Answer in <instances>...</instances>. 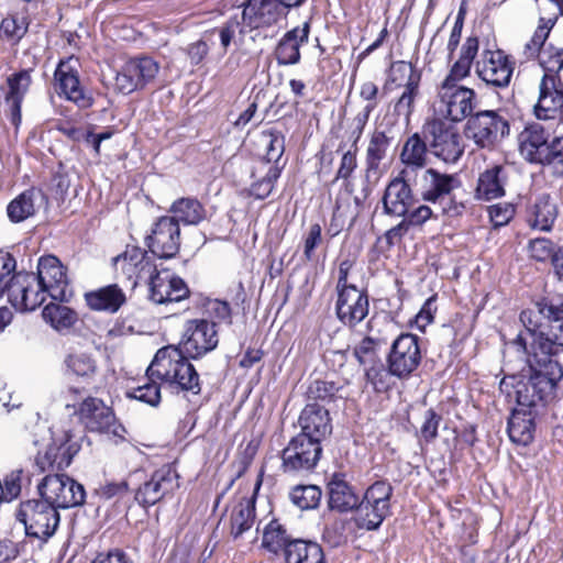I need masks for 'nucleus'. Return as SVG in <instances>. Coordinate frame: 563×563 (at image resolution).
<instances>
[{"label":"nucleus","mask_w":563,"mask_h":563,"mask_svg":"<svg viewBox=\"0 0 563 563\" xmlns=\"http://www.w3.org/2000/svg\"><path fill=\"white\" fill-rule=\"evenodd\" d=\"M520 321L525 331L511 345L526 357L530 376L518 385L516 395L519 406L532 408L551 399L563 377L562 365L555 358L563 351V301H538L521 311Z\"/></svg>","instance_id":"1"},{"label":"nucleus","mask_w":563,"mask_h":563,"mask_svg":"<svg viewBox=\"0 0 563 563\" xmlns=\"http://www.w3.org/2000/svg\"><path fill=\"white\" fill-rule=\"evenodd\" d=\"M150 379L157 378L170 388L198 395L201 390L199 374L188 356L175 345L159 349L147 367Z\"/></svg>","instance_id":"2"},{"label":"nucleus","mask_w":563,"mask_h":563,"mask_svg":"<svg viewBox=\"0 0 563 563\" xmlns=\"http://www.w3.org/2000/svg\"><path fill=\"white\" fill-rule=\"evenodd\" d=\"M421 181L422 199L438 206L443 216L456 218L464 213L467 199L459 177L428 168L422 172Z\"/></svg>","instance_id":"3"},{"label":"nucleus","mask_w":563,"mask_h":563,"mask_svg":"<svg viewBox=\"0 0 563 563\" xmlns=\"http://www.w3.org/2000/svg\"><path fill=\"white\" fill-rule=\"evenodd\" d=\"M394 488L386 481H377L364 493L355 507L354 521L360 529L377 530L390 516V498Z\"/></svg>","instance_id":"4"},{"label":"nucleus","mask_w":563,"mask_h":563,"mask_svg":"<svg viewBox=\"0 0 563 563\" xmlns=\"http://www.w3.org/2000/svg\"><path fill=\"white\" fill-rule=\"evenodd\" d=\"M430 152L445 163H456L464 153L465 144L459 129L444 119L433 118L422 125Z\"/></svg>","instance_id":"5"},{"label":"nucleus","mask_w":563,"mask_h":563,"mask_svg":"<svg viewBox=\"0 0 563 563\" xmlns=\"http://www.w3.org/2000/svg\"><path fill=\"white\" fill-rule=\"evenodd\" d=\"M16 518L23 523L26 536L43 541H47L55 533L60 520L57 509L43 498L23 501Z\"/></svg>","instance_id":"6"},{"label":"nucleus","mask_w":563,"mask_h":563,"mask_svg":"<svg viewBox=\"0 0 563 563\" xmlns=\"http://www.w3.org/2000/svg\"><path fill=\"white\" fill-rule=\"evenodd\" d=\"M80 422L90 432L104 433L115 440L123 441L126 430L118 422L111 407L101 399L87 397L77 411Z\"/></svg>","instance_id":"7"},{"label":"nucleus","mask_w":563,"mask_h":563,"mask_svg":"<svg viewBox=\"0 0 563 563\" xmlns=\"http://www.w3.org/2000/svg\"><path fill=\"white\" fill-rule=\"evenodd\" d=\"M437 111L451 122L470 118L476 106V92L459 84L442 81L438 88Z\"/></svg>","instance_id":"8"},{"label":"nucleus","mask_w":563,"mask_h":563,"mask_svg":"<svg viewBox=\"0 0 563 563\" xmlns=\"http://www.w3.org/2000/svg\"><path fill=\"white\" fill-rule=\"evenodd\" d=\"M508 120L495 110L472 114L465 125V135L479 147H490L509 135Z\"/></svg>","instance_id":"9"},{"label":"nucleus","mask_w":563,"mask_h":563,"mask_svg":"<svg viewBox=\"0 0 563 563\" xmlns=\"http://www.w3.org/2000/svg\"><path fill=\"white\" fill-rule=\"evenodd\" d=\"M41 497L56 509L77 507L84 504V486L65 474L46 475L37 485Z\"/></svg>","instance_id":"10"},{"label":"nucleus","mask_w":563,"mask_h":563,"mask_svg":"<svg viewBox=\"0 0 563 563\" xmlns=\"http://www.w3.org/2000/svg\"><path fill=\"white\" fill-rule=\"evenodd\" d=\"M419 342V336L411 333H402L394 340L387 355V365L393 376L408 379L417 371L422 361Z\"/></svg>","instance_id":"11"},{"label":"nucleus","mask_w":563,"mask_h":563,"mask_svg":"<svg viewBox=\"0 0 563 563\" xmlns=\"http://www.w3.org/2000/svg\"><path fill=\"white\" fill-rule=\"evenodd\" d=\"M159 71V64L148 56L131 58L117 71L114 89L123 95L144 89Z\"/></svg>","instance_id":"12"},{"label":"nucleus","mask_w":563,"mask_h":563,"mask_svg":"<svg viewBox=\"0 0 563 563\" xmlns=\"http://www.w3.org/2000/svg\"><path fill=\"white\" fill-rule=\"evenodd\" d=\"M321 454V444L297 434L282 452V468L289 474L309 472L317 466Z\"/></svg>","instance_id":"13"},{"label":"nucleus","mask_w":563,"mask_h":563,"mask_svg":"<svg viewBox=\"0 0 563 563\" xmlns=\"http://www.w3.org/2000/svg\"><path fill=\"white\" fill-rule=\"evenodd\" d=\"M219 343L214 322L190 320L177 347L190 358H198L211 352Z\"/></svg>","instance_id":"14"},{"label":"nucleus","mask_w":563,"mask_h":563,"mask_svg":"<svg viewBox=\"0 0 563 563\" xmlns=\"http://www.w3.org/2000/svg\"><path fill=\"white\" fill-rule=\"evenodd\" d=\"M46 294L34 273H16L9 287V301L18 311H33L44 302Z\"/></svg>","instance_id":"15"},{"label":"nucleus","mask_w":563,"mask_h":563,"mask_svg":"<svg viewBox=\"0 0 563 563\" xmlns=\"http://www.w3.org/2000/svg\"><path fill=\"white\" fill-rule=\"evenodd\" d=\"M153 255L159 258L174 257L180 246V228L175 218L161 217L145 239Z\"/></svg>","instance_id":"16"},{"label":"nucleus","mask_w":563,"mask_h":563,"mask_svg":"<svg viewBox=\"0 0 563 563\" xmlns=\"http://www.w3.org/2000/svg\"><path fill=\"white\" fill-rule=\"evenodd\" d=\"M514 68V63L501 49L484 51L481 60L476 64L478 77L487 85L496 88L509 86Z\"/></svg>","instance_id":"17"},{"label":"nucleus","mask_w":563,"mask_h":563,"mask_svg":"<svg viewBox=\"0 0 563 563\" xmlns=\"http://www.w3.org/2000/svg\"><path fill=\"white\" fill-rule=\"evenodd\" d=\"M148 298L157 305L179 302L189 297L187 284L172 272H155L148 279Z\"/></svg>","instance_id":"18"},{"label":"nucleus","mask_w":563,"mask_h":563,"mask_svg":"<svg viewBox=\"0 0 563 563\" xmlns=\"http://www.w3.org/2000/svg\"><path fill=\"white\" fill-rule=\"evenodd\" d=\"M416 179L399 173L397 177L389 181L382 198L385 214L405 217L408 213L416 203L411 190V184Z\"/></svg>","instance_id":"19"},{"label":"nucleus","mask_w":563,"mask_h":563,"mask_svg":"<svg viewBox=\"0 0 563 563\" xmlns=\"http://www.w3.org/2000/svg\"><path fill=\"white\" fill-rule=\"evenodd\" d=\"M35 276L53 299L59 301L67 299L69 282L66 267L56 256L41 257Z\"/></svg>","instance_id":"20"},{"label":"nucleus","mask_w":563,"mask_h":563,"mask_svg":"<svg viewBox=\"0 0 563 563\" xmlns=\"http://www.w3.org/2000/svg\"><path fill=\"white\" fill-rule=\"evenodd\" d=\"M177 487V473L170 466H163L139 487L135 493V500L143 507L153 506Z\"/></svg>","instance_id":"21"},{"label":"nucleus","mask_w":563,"mask_h":563,"mask_svg":"<svg viewBox=\"0 0 563 563\" xmlns=\"http://www.w3.org/2000/svg\"><path fill=\"white\" fill-rule=\"evenodd\" d=\"M368 296L365 290L355 286L338 291L335 312L343 324L347 327L358 324L368 314Z\"/></svg>","instance_id":"22"},{"label":"nucleus","mask_w":563,"mask_h":563,"mask_svg":"<svg viewBox=\"0 0 563 563\" xmlns=\"http://www.w3.org/2000/svg\"><path fill=\"white\" fill-rule=\"evenodd\" d=\"M287 15L275 0H246L243 4V23L252 30L269 27Z\"/></svg>","instance_id":"23"},{"label":"nucleus","mask_w":563,"mask_h":563,"mask_svg":"<svg viewBox=\"0 0 563 563\" xmlns=\"http://www.w3.org/2000/svg\"><path fill=\"white\" fill-rule=\"evenodd\" d=\"M113 266L117 271L121 269L129 279H134V285L147 280L156 272L152 257L137 246H128L113 258Z\"/></svg>","instance_id":"24"},{"label":"nucleus","mask_w":563,"mask_h":563,"mask_svg":"<svg viewBox=\"0 0 563 563\" xmlns=\"http://www.w3.org/2000/svg\"><path fill=\"white\" fill-rule=\"evenodd\" d=\"M563 109V82L559 76L543 75L534 114L540 120L554 119Z\"/></svg>","instance_id":"25"},{"label":"nucleus","mask_w":563,"mask_h":563,"mask_svg":"<svg viewBox=\"0 0 563 563\" xmlns=\"http://www.w3.org/2000/svg\"><path fill=\"white\" fill-rule=\"evenodd\" d=\"M429 151L428 140L424 139L422 132L411 134L400 150L399 161L404 167L399 173L417 178L426 170Z\"/></svg>","instance_id":"26"},{"label":"nucleus","mask_w":563,"mask_h":563,"mask_svg":"<svg viewBox=\"0 0 563 563\" xmlns=\"http://www.w3.org/2000/svg\"><path fill=\"white\" fill-rule=\"evenodd\" d=\"M78 66L79 60L73 56L65 60H60L54 76L57 81L59 95H64L68 100L79 104L80 107H87L90 104V101L86 98L80 85Z\"/></svg>","instance_id":"27"},{"label":"nucleus","mask_w":563,"mask_h":563,"mask_svg":"<svg viewBox=\"0 0 563 563\" xmlns=\"http://www.w3.org/2000/svg\"><path fill=\"white\" fill-rule=\"evenodd\" d=\"M301 432L298 435L321 442L331 434L332 424L329 411L317 404H308L299 417Z\"/></svg>","instance_id":"28"},{"label":"nucleus","mask_w":563,"mask_h":563,"mask_svg":"<svg viewBox=\"0 0 563 563\" xmlns=\"http://www.w3.org/2000/svg\"><path fill=\"white\" fill-rule=\"evenodd\" d=\"M310 23L305 22L287 31L275 48V57L278 65H296L300 62V47L309 40Z\"/></svg>","instance_id":"29"},{"label":"nucleus","mask_w":563,"mask_h":563,"mask_svg":"<svg viewBox=\"0 0 563 563\" xmlns=\"http://www.w3.org/2000/svg\"><path fill=\"white\" fill-rule=\"evenodd\" d=\"M89 309L99 312L115 313L126 303V294L118 284L102 286L84 295Z\"/></svg>","instance_id":"30"},{"label":"nucleus","mask_w":563,"mask_h":563,"mask_svg":"<svg viewBox=\"0 0 563 563\" xmlns=\"http://www.w3.org/2000/svg\"><path fill=\"white\" fill-rule=\"evenodd\" d=\"M518 143L525 159L536 164L550 143V132L540 123L529 124L519 133Z\"/></svg>","instance_id":"31"},{"label":"nucleus","mask_w":563,"mask_h":563,"mask_svg":"<svg viewBox=\"0 0 563 563\" xmlns=\"http://www.w3.org/2000/svg\"><path fill=\"white\" fill-rule=\"evenodd\" d=\"M32 82L30 70H21L8 77L9 91L5 95L10 121L14 126L21 122V103Z\"/></svg>","instance_id":"32"},{"label":"nucleus","mask_w":563,"mask_h":563,"mask_svg":"<svg viewBox=\"0 0 563 563\" xmlns=\"http://www.w3.org/2000/svg\"><path fill=\"white\" fill-rule=\"evenodd\" d=\"M45 195L42 190L30 188L18 195L7 206V216L12 223H20L33 217L43 206Z\"/></svg>","instance_id":"33"},{"label":"nucleus","mask_w":563,"mask_h":563,"mask_svg":"<svg viewBox=\"0 0 563 563\" xmlns=\"http://www.w3.org/2000/svg\"><path fill=\"white\" fill-rule=\"evenodd\" d=\"M77 449L68 440L60 442H53L46 451L42 454L38 453L35 459V464L41 472L47 470L63 471L71 463Z\"/></svg>","instance_id":"34"},{"label":"nucleus","mask_w":563,"mask_h":563,"mask_svg":"<svg viewBox=\"0 0 563 563\" xmlns=\"http://www.w3.org/2000/svg\"><path fill=\"white\" fill-rule=\"evenodd\" d=\"M556 218V202L548 194L540 195L528 211L529 225L540 231H550Z\"/></svg>","instance_id":"35"},{"label":"nucleus","mask_w":563,"mask_h":563,"mask_svg":"<svg viewBox=\"0 0 563 563\" xmlns=\"http://www.w3.org/2000/svg\"><path fill=\"white\" fill-rule=\"evenodd\" d=\"M507 181L506 169L500 165H495L479 175L476 196L478 199L493 200L505 195V184Z\"/></svg>","instance_id":"36"},{"label":"nucleus","mask_w":563,"mask_h":563,"mask_svg":"<svg viewBox=\"0 0 563 563\" xmlns=\"http://www.w3.org/2000/svg\"><path fill=\"white\" fill-rule=\"evenodd\" d=\"M284 556L286 563H325L321 545L302 539H294Z\"/></svg>","instance_id":"37"},{"label":"nucleus","mask_w":563,"mask_h":563,"mask_svg":"<svg viewBox=\"0 0 563 563\" xmlns=\"http://www.w3.org/2000/svg\"><path fill=\"white\" fill-rule=\"evenodd\" d=\"M258 154L264 157L267 163L278 165L285 152V136L280 131L268 129L262 131L255 140Z\"/></svg>","instance_id":"38"},{"label":"nucleus","mask_w":563,"mask_h":563,"mask_svg":"<svg viewBox=\"0 0 563 563\" xmlns=\"http://www.w3.org/2000/svg\"><path fill=\"white\" fill-rule=\"evenodd\" d=\"M329 507L340 512H346L355 509L358 503V496L353 488L343 479L333 477L328 485Z\"/></svg>","instance_id":"39"},{"label":"nucleus","mask_w":563,"mask_h":563,"mask_svg":"<svg viewBox=\"0 0 563 563\" xmlns=\"http://www.w3.org/2000/svg\"><path fill=\"white\" fill-rule=\"evenodd\" d=\"M508 434L514 443L527 445L533 440L534 421L531 410H514L508 420Z\"/></svg>","instance_id":"40"},{"label":"nucleus","mask_w":563,"mask_h":563,"mask_svg":"<svg viewBox=\"0 0 563 563\" xmlns=\"http://www.w3.org/2000/svg\"><path fill=\"white\" fill-rule=\"evenodd\" d=\"M169 211L174 214L172 218H175L178 224L183 222L188 225H197L207 217V211L202 203L191 197L177 199L170 206Z\"/></svg>","instance_id":"41"},{"label":"nucleus","mask_w":563,"mask_h":563,"mask_svg":"<svg viewBox=\"0 0 563 563\" xmlns=\"http://www.w3.org/2000/svg\"><path fill=\"white\" fill-rule=\"evenodd\" d=\"M393 137L388 136L385 131L375 130L369 137L366 148V173H376L380 163L387 156V151L391 144Z\"/></svg>","instance_id":"42"},{"label":"nucleus","mask_w":563,"mask_h":563,"mask_svg":"<svg viewBox=\"0 0 563 563\" xmlns=\"http://www.w3.org/2000/svg\"><path fill=\"white\" fill-rule=\"evenodd\" d=\"M255 519V501L253 498H242L231 514V533L239 538L252 528Z\"/></svg>","instance_id":"43"},{"label":"nucleus","mask_w":563,"mask_h":563,"mask_svg":"<svg viewBox=\"0 0 563 563\" xmlns=\"http://www.w3.org/2000/svg\"><path fill=\"white\" fill-rule=\"evenodd\" d=\"M292 540L278 520H272L264 529L262 545L269 552L277 554L280 550L286 553L287 545Z\"/></svg>","instance_id":"44"},{"label":"nucleus","mask_w":563,"mask_h":563,"mask_svg":"<svg viewBox=\"0 0 563 563\" xmlns=\"http://www.w3.org/2000/svg\"><path fill=\"white\" fill-rule=\"evenodd\" d=\"M43 318L58 331L70 328L77 319L76 313L70 308L53 302L43 309Z\"/></svg>","instance_id":"45"},{"label":"nucleus","mask_w":563,"mask_h":563,"mask_svg":"<svg viewBox=\"0 0 563 563\" xmlns=\"http://www.w3.org/2000/svg\"><path fill=\"white\" fill-rule=\"evenodd\" d=\"M321 496V489L316 485H298L289 494L291 503L301 510L317 508Z\"/></svg>","instance_id":"46"},{"label":"nucleus","mask_w":563,"mask_h":563,"mask_svg":"<svg viewBox=\"0 0 563 563\" xmlns=\"http://www.w3.org/2000/svg\"><path fill=\"white\" fill-rule=\"evenodd\" d=\"M536 164L548 166L556 176H563V136L550 141L541 159Z\"/></svg>","instance_id":"47"},{"label":"nucleus","mask_w":563,"mask_h":563,"mask_svg":"<svg viewBox=\"0 0 563 563\" xmlns=\"http://www.w3.org/2000/svg\"><path fill=\"white\" fill-rule=\"evenodd\" d=\"M364 367L366 380L376 391L382 393L389 388V376L393 375L389 368H386L380 360Z\"/></svg>","instance_id":"48"},{"label":"nucleus","mask_w":563,"mask_h":563,"mask_svg":"<svg viewBox=\"0 0 563 563\" xmlns=\"http://www.w3.org/2000/svg\"><path fill=\"white\" fill-rule=\"evenodd\" d=\"M540 65L544 70V75H555L563 69V47L548 45L540 53Z\"/></svg>","instance_id":"49"},{"label":"nucleus","mask_w":563,"mask_h":563,"mask_svg":"<svg viewBox=\"0 0 563 563\" xmlns=\"http://www.w3.org/2000/svg\"><path fill=\"white\" fill-rule=\"evenodd\" d=\"M280 170L282 167L278 165L269 166L266 175L251 185L250 194L256 199H265L268 197L274 188L275 181L280 176Z\"/></svg>","instance_id":"50"},{"label":"nucleus","mask_w":563,"mask_h":563,"mask_svg":"<svg viewBox=\"0 0 563 563\" xmlns=\"http://www.w3.org/2000/svg\"><path fill=\"white\" fill-rule=\"evenodd\" d=\"M390 79L397 82L398 86L416 81L420 84L421 75L411 63L405 60H398L393 64L390 69Z\"/></svg>","instance_id":"51"},{"label":"nucleus","mask_w":563,"mask_h":563,"mask_svg":"<svg viewBox=\"0 0 563 563\" xmlns=\"http://www.w3.org/2000/svg\"><path fill=\"white\" fill-rule=\"evenodd\" d=\"M144 385H140L129 391V397L134 398L136 400L143 401L150 406H157L161 401V388L154 382L155 378L150 379Z\"/></svg>","instance_id":"52"},{"label":"nucleus","mask_w":563,"mask_h":563,"mask_svg":"<svg viewBox=\"0 0 563 563\" xmlns=\"http://www.w3.org/2000/svg\"><path fill=\"white\" fill-rule=\"evenodd\" d=\"M69 371L80 377H89L96 372L95 361L87 354H70L65 361Z\"/></svg>","instance_id":"53"},{"label":"nucleus","mask_w":563,"mask_h":563,"mask_svg":"<svg viewBox=\"0 0 563 563\" xmlns=\"http://www.w3.org/2000/svg\"><path fill=\"white\" fill-rule=\"evenodd\" d=\"M404 92L395 104V111L409 119L413 112L415 100L419 95V84H416V81L404 84Z\"/></svg>","instance_id":"54"},{"label":"nucleus","mask_w":563,"mask_h":563,"mask_svg":"<svg viewBox=\"0 0 563 563\" xmlns=\"http://www.w3.org/2000/svg\"><path fill=\"white\" fill-rule=\"evenodd\" d=\"M339 390L340 387L334 382L316 379L309 385L307 396L311 400L330 401Z\"/></svg>","instance_id":"55"},{"label":"nucleus","mask_w":563,"mask_h":563,"mask_svg":"<svg viewBox=\"0 0 563 563\" xmlns=\"http://www.w3.org/2000/svg\"><path fill=\"white\" fill-rule=\"evenodd\" d=\"M22 470L12 471L0 481V501H11L21 493Z\"/></svg>","instance_id":"56"},{"label":"nucleus","mask_w":563,"mask_h":563,"mask_svg":"<svg viewBox=\"0 0 563 563\" xmlns=\"http://www.w3.org/2000/svg\"><path fill=\"white\" fill-rule=\"evenodd\" d=\"M378 341L371 336L364 338L353 350V354L363 366L378 361L377 356Z\"/></svg>","instance_id":"57"},{"label":"nucleus","mask_w":563,"mask_h":563,"mask_svg":"<svg viewBox=\"0 0 563 563\" xmlns=\"http://www.w3.org/2000/svg\"><path fill=\"white\" fill-rule=\"evenodd\" d=\"M16 262L14 257L4 251H0V298L4 291L9 292V287L12 283Z\"/></svg>","instance_id":"58"},{"label":"nucleus","mask_w":563,"mask_h":563,"mask_svg":"<svg viewBox=\"0 0 563 563\" xmlns=\"http://www.w3.org/2000/svg\"><path fill=\"white\" fill-rule=\"evenodd\" d=\"M489 218L495 227L506 225L515 214V207L511 203H496L488 209Z\"/></svg>","instance_id":"59"},{"label":"nucleus","mask_w":563,"mask_h":563,"mask_svg":"<svg viewBox=\"0 0 563 563\" xmlns=\"http://www.w3.org/2000/svg\"><path fill=\"white\" fill-rule=\"evenodd\" d=\"M529 251L531 256L540 262H543L548 258H552L553 254V243L545 238H539L531 240L529 243Z\"/></svg>","instance_id":"60"},{"label":"nucleus","mask_w":563,"mask_h":563,"mask_svg":"<svg viewBox=\"0 0 563 563\" xmlns=\"http://www.w3.org/2000/svg\"><path fill=\"white\" fill-rule=\"evenodd\" d=\"M242 31L243 30L241 27V23L236 18L230 19L221 27H219L218 34L224 52H227L228 47L235 38L236 33H242Z\"/></svg>","instance_id":"61"},{"label":"nucleus","mask_w":563,"mask_h":563,"mask_svg":"<svg viewBox=\"0 0 563 563\" xmlns=\"http://www.w3.org/2000/svg\"><path fill=\"white\" fill-rule=\"evenodd\" d=\"M0 31L7 37L20 40L26 33L27 24L24 22V20L19 21L14 16H8L2 20Z\"/></svg>","instance_id":"62"},{"label":"nucleus","mask_w":563,"mask_h":563,"mask_svg":"<svg viewBox=\"0 0 563 563\" xmlns=\"http://www.w3.org/2000/svg\"><path fill=\"white\" fill-rule=\"evenodd\" d=\"M372 112L373 104H365L354 117L352 121V137L354 139V144L361 139Z\"/></svg>","instance_id":"63"},{"label":"nucleus","mask_w":563,"mask_h":563,"mask_svg":"<svg viewBox=\"0 0 563 563\" xmlns=\"http://www.w3.org/2000/svg\"><path fill=\"white\" fill-rule=\"evenodd\" d=\"M441 421V416H439L434 410L429 409L424 415V422L421 427V435L427 441L433 440L438 435V428Z\"/></svg>","instance_id":"64"}]
</instances>
